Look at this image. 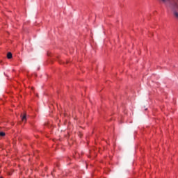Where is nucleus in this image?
Returning <instances> with one entry per match:
<instances>
[{
	"label": "nucleus",
	"instance_id": "1",
	"mask_svg": "<svg viewBox=\"0 0 178 178\" xmlns=\"http://www.w3.org/2000/svg\"><path fill=\"white\" fill-rule=\"evenodd\" d=\"M168 2H170V5H171V9L172 10V12L174 13V16H175V17L177 19H178V6H177V3L172 1V0H166Z\"/></svg>",
	"mask_w": 178,
	"mask_h": 178
},
{
	"label": "nucleus",
	"instance_id": "2",
	"mask_svg": "<svg viewBox=\"0 0 178 178\" xmlns=\"http://www.w3.org/2000/svg\"><path fill=\"white\" fill-rule=\"evenodd\" d=\"M23 122L24 123H26V122H27V115H26V114H23Z\"/></svg>",
	"mask_w": 178,
	"mask_h": 178
},
{
	"label": "nucleus",
	"instance_id": "3",
	"mask_svg": "<svg viewBox=\"0 0 178 178\" xmlns=\"http://www.w3.org/2000/svg\"><path fill=\"white\" fill-rule=\"evenodd\" d=\"M7 58L8 59H12V53H8Z\"/></svg>",
	"mask_w": 178,
	"mask_h": 178
},
{
	"label": "nucleus",
	"instance_id": "4",
	"mask_svg": "<svg viewBox=\"0 0 178 178\" xmlns=\"http://www.w3.org/2000/svg\"><path fill=\"white\" fill-rule=\"evenodd\" d=\"M0 136H1V137H3L5 136V133L4 132H0Z\"/></svg>",
	"mask_w": 178,
	"mask_h": 178
},
{
	"label": "nucleus",
	"instance_id": "5",
	"mask_svg": "<svg viewBox=\"0 0 178 178\" xmlns=\"http://www.w3.org/2000/svg\"><path fill=\"white\" fill-rule=\"evenodd\" d=\"M163 1V2H166V0H162Z\"/></svg>",
	"mask_w": 178,
	"mask_h": 178
},
{
	"label": "nucleus",
	"instance_id": "6",
	"mask_svg": "<svg viewBox=\"0 0 178 178\" xmlns=\"http://www.w3.org/2000/svg\"><path fill=\"white\" fill-rule=\"evenodd\" d=\"M0 178H2V177H0Z\"/></svg>",
	"mask_w": 178,
	"mask_h": 178
}]
</instances>
